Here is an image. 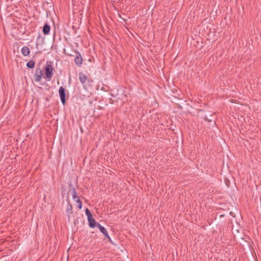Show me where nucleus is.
Instances as JSON below:
<instances>
[{
  "label": "nucleus",
  "mask_w": 261,
  "mask_h": 261,
  "mask_svg": "<svg viewBox=\"0 0 261 261\" xmlns=\"http://www.w3.org/2000/svg\"><path fill=\"white\" fill-rule=\"evenodd\" d=\"M44 78L48 81H50L53 76V67L50 64H47L45 66Z\"/></svg>",
  "instance_id": "f257e3e1"
},
{
  "label": "nucleus",
  "mask_w": 261,
  "mask_h": 261,
  "mask_svg": "<svg viewBox=\"0 0 261 261\" xmlns=\"http://www.w3.org/2000/svg\"><path fill=\"white\" fill-rule=\"evenodd\" d=\"M85 213L87 216L89 226L91 228H94L95 226H97V223H96L95 220L93 217L92 214L88 208L86 209Z\"/></svg>",
  "instance_id": "f03ea898"
},
{
  "label": "nucleus",
  "mask_w": 261,
  "mask_h": 261,
  "mask_svg": "<svg viewBox=\"0 0 261 261\" xmlns=\"http://www.w3.org/2000/svg\"><path fill=\"white\" fill-rule=\"evenodd\" d=\"M59 93L60 97L61 102L63 105L65 103V97L66 94L65 89L63 87H60L59 90Z\"/></svg>",
  "instance_id": "7ed1b4c3"
},
{
  "label": "nucleus",
  "mask_w": 261,
  "mask_h": 261,
  "mask_svg": "<svg viewBox=\"0 0 261 261\" xmlns=\"http://www.w3.org/2000/svg\"><path fill=\"white\" fill-rule=\"evenodd\" d=\"M35 80L36 82H40L42 78V72L41 69L38 68L35 70Z\"/></svg>",
  "instance_id": "20e7f679"
},
{
  "label": "nucleus",
  "mask_w": 261,
  "mask_h": 261,
  "mask_svg": "<svg viewBox=\"0 0 261 261\" xmlns=\"http://www.w3.org/2000/svg\"><path fill=\"white\" fill-rule=\"evenodd\" d=\"M74 62L77 66H81L83 63V59L80 53L76 54V56L74 59Z\"/></svg>",
  "instance_id": "39448f33"
},
{
  "label": "nucleus",
  "mask_w": 261,
  "mask_h": 261,
  "mask_svg": "<svg viewBox=\"0 0 261 261\" xmlns=\"http://www.w3.org/2000/svg\"><path fill=\"white\" fill-rule=\"evenodd\" d=\"M97 227L99 228L100 231L103 234V235L106 237H107L108 238H110V237L108 233L107 230L103 226L101 225L99 223H97Z\"/></svg>",
  "instance_id": "423d86ee"
},
{
  "label": "nucleus",
  "mask_w": 261,
  "mask_h": 261,
  "mask_svg": "<svg viewBox=\"0 0 261 261\" xmlns=\"http://www.w3.org/2000/svg\"><path fill=\"white\" fill-rule=\"evenodd\" d=\"M21 52L24 56H27L30 54V50L28 46H23L21 48Z\"/></svg>",
  "instance_id": "0eeeda50"
},
{
  "label": "nucleus",
  "mask_w": 261,
  "mask_h": 261,
  "mask_svg": "<svg viewBox=\"0 0 261 261\" xmlns=\"http://www.w3.org/2000/svg\"><path fill=\"white\" fill-rule=\"evenodd\" d=\"M50 26L47 23L45 24L43 28V34L44 35H48L50 32Z\"/></svg>",
  "instance_id": "6e6552de"
},
{
  "label": "nucleus",
  "mask_w": 261,
  "mask_h": 261,
  "mask_svg": "<svg viewBox=\"0 0 261 261\" xmlns=\"http://www.w3.org/2000/svg\"><path fill=\"white\" fill-rule=\"evenodd\" d=\"M79 79L80 82L83 84H85L86 82V81L87 80V77L86 75L83 73H80V77Z\"/></svg>",
  "instance_id": "1a4fd4ad"
},
{
  "label": "nucleus",
  "mask_w": 261,
  "mask_h": 261,
  "mask_svg": "<svg viewBox=\"0 0 261 261\" xmlns=\"http://www.w3.org/2000/svg\"><path fill=\"white\" fill-rule=\"evenodd\" d=\"M35 66V62L33 60L29 61L27 64V66L29 68H33Z\"/></svg>",
  "instance_id": "9d476101"
},
{
  "label": "nucleus",
  "mask_w": 261,
  "mask_h": 261,
  "mask_svg": "<svg viewBox=\"0 0 261 261\" xmlns=\"http://www.w3.org/2000/svg\"><path fill=\"white\" fill-rule=\"evenodd\" d=\"M76 203V206L79 207V209H81L82 207V202L81 201L80 198H77V199L74 200Z\"/></svg>",
  "instance_id": "9b49d317"
},
{
  "label": "nucleus",
  "mask_w": 261,
  "mask_h": 261,
  "mask_svg": "<svg viewBox=\"0 0 261 261\" xmlns=\"http://www.w3.org/2000/svg\"><path fill=\"white\" fill-rule=\"evenodd\" d=\"M72 198L74 200L77 199V198H79V197L77 195V193L74 189H73V191L72 193Z\"/></svg>",
  "instance_id": "f8f14e48"
},
{
  "label": "nucleus",
  "mask_w": 261,
  "mask_h": 261,
  "mask_svg": "<svg viewBox=\"0 0 261 261\" xmlns=\"http://www.w3.org/2000/svg\"><path fill=\"white\" fill-rule=\"evenodd\" d=\"M70 207L71 208V205H70V207H69V208H70Z\"/></svg>",
  "instance_id": "ddd939ff"
},
{
  "label": "nucleus",
  "mask_w": 261,
  "mask_h": 261,
  "mask_svg": "<svg viewBox=\"0 0 261 261\" xmlns=\"http://www.w3.org/2000/svg\"><path fill=\"white\" fill-rule=\"evenodd\" d=\"M70 207L71 208V205H70V207H69V208H70Z\"/></svg>",
  "instance_id": "4468645a"
}]
</instances>
